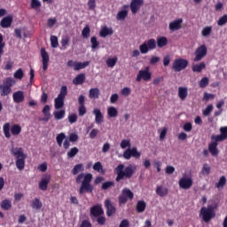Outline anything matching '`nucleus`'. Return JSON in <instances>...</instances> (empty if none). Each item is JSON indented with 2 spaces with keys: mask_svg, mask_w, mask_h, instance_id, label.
Instances as JSON below:
<instances>
[{
  "mask_svg": "<svg viewBox=\"0 0 227 227\" xmlns=\"http://www.w3.org/2000/svg\"><path fill=\"white\" fill-rule=\"evenodd\" d=\"M55 120H63L65 118V110H60L53 113Z\"/></svg>",
  "mask_w": 227,
  "mask_h": 227,
  "instance_id": "nucleus-51",
  "label": "nucleus"
},
{
  "mask_svg": "<svg viewBox=\"0 0 227 227\" xmlns=\"http://www.w3.org/2000/svg\"><path fill=\"white\" fill-rule=\"evenodd\" d=\"M199 84H200V88H207L208 84V78L207 77L202 78Z\"/></svg>",
  "mask_w": 227,
  "mask_h": 227,
  "instance_id": "nucleus-62",
  "label": "nucleus"
},
{
  "mask_svg": "<svg viewBox=\"0 0 227 227\" xmlns=\"http://www.w3.org/2000/svg\"><path fill=\"white\" fill-rule=\"evenodd\" d=\"M43 207V204L42 203V200L40 199L35 198L31 201V208L34 210H40Z\"/></svg>",
  "mask_w": 227,
  "mask_h": 227,
  "instance_id": "nucleus-28",
  "label": "nucleus"
},
{
  "mask_svg": "<svg viewBox=\"0 0 227 227\" xmlns=\"http://www.w3.org/2000/svg\"><path fill=\"white\" fill-rule=\"evenodd\" d=\"M91 180H93V175H91V173H81L76 176V184H82L79 189V194H84V192H93Z\"/></svg>",
  "mask_w": 227,
  "mask_h": 227,
  "instance_id": "nucleus-2",
  "label": "nucleus"
},
{
  "mask_svg": "<svg viewBox=\"0 0 227 227\" xmlns=\"http://www.w3.org/2000/svg\"><path fill=\"white\" fill-rule=\"evenodd\" d=\"M90 43H91V50L92 51H95V50L98 49V47L100 45V43H98L96 36L90 37Z\"/></svg>",
  "mask_w": 227,
  "mask_h": 227,
  "instance_id": "nucleus-44",
  "label": "nucleus"
},
{
  "mask_svg": "<svg viewBox=\"0 0 227 227\" xmlns=\"http://www.w3.org/2000/svg\"><path fill=\"white\" fill-rule=\"evenodd\" d=\"M107 114L109 118H116L118 116V109L114 106H110L107 108Z\"/></svg>",
  "mask_w": 227,
  "mask_h": 227,
  "instance_id": "nucleus-38",
  "label": "nucleus"
},
{
  "mask_svg": "<svg viewBox=\"0 0 227 227\" xmlns=\"http://www.w3.org/2000/svg\"><path fill=\"white\" fill-rule=\"evenodd\" d=\"M225 24H227V14H224L223 16L220 17L219 20H217L218 26H224Z\"/></svg>",
  "mask_w": 227,
  "mask_h": 227,
  "instance_id": "nucleus-58",
  "label": "nucleus"
},
{
  "mask_svg": "<svg viewBox=\"0 0 227 227\" xmlns=\"http://www.w3.org/2000/svg\"><path fill=\"white\" fill-rule=\"evenodd\" d=\"M105 207L106 208L107 217H111L114 215V214H116V207H114V204H113V201H111V200L106 199L105 200Z\"/></svg>",
  "mask_w": 227,
  "mask_h": 227,
  "instance_id": "nucleus-14",
  "label": "nucleus"
},
{
  "mask_svg": "<svg viewBox=\"0 0 227 227\" xmlns=\"http://www.w3.org/2000/svg\"><path fill=\"white\" fill-rule=\"evenodd\" d=\"M77 153H79V148L73 147L68 151L67 157H69V159H74Z\"/></svg>",
  "mask_w": 227,
  "mask_h": 227,
  "instance_id": "nucleus-49",
  "label": "nucleus"
},
{
  "mask_svg": "<svg viewBox=\"0 0 227 227\" xmlns=\"http://www.w3.org/2000/svg\"><path fill=\"white\" fill-rule=\"evenodd\" d=\"M182 22H184V20L182 19H177V20H175L174 21H171L168 25L170 31H178V29H181Z\"/></svg>",
  "mask_w": 227,
  "mask_h": 227,
  "instance_id": "nucleus-19",
  "label": "nucleus"
},
{
  "mask_svg": "<svg viewBox=\"0 0 227 227\" xmlns=\"http://www.w3.org/2000/svg\"><path fill=\"white\" fill-rule=\"evenodd\" d=\"M156 43L160 49H162V47H166V45H168V38L166 36L158 37Z\"/></svg>",
  "mask_w": 227,
  "mask_h": 227,
  "instance_id": "nucleus-30",
  "label": "nucleus"
},
{
  "mask_svg": "<svg viewBox=\"0 0 227 227\" xmlns=\"http://www.w3.org/2000/svg\"><path fill=\"white\" fill-rule=\"evenodd\" d=\"M24 77V71L22 68H19L15 73H14V79H22Z\"/></svg>",
  "mask_w": 227,
  "mask_h": 227,
  "instance_id": "nucleus-56",
  "label": "nucleus"
},
{
  "mask_svg": "<svg viewBox=\"0 0 227 227\" xmlns=\"http://www.w3.org/2000/svg\"><path fill=\"white\" fill-rule=\"evenodd\" d=\"M169 190L167 187L162 185H158L156 188V194L160 198H164V196H168Z\"/></svg>",
  "mask_w": 227,
  "mask_h": 227,
  "instance_id": "nucleus-24",
  "label": "nucleus"
},
{
  "mask_svg": "<svg viewBox=\"0 0 227 227\" xmlns=\"http://www.w3.org/2000/svg\"><path fill=\"white\" fill-rule=\"evenodd\" d=\"M42 113L44 117L41 119V121H49L51 120V106H49V105L44 106Z\"/></svg>",
  "mask_w": 227,
  "mask_h": 227,
  "instance_id": "nucleus-23",
  "label": "nucleus"
},
{
  "mask_svg": "<svg viewBox=\"0 0 227 227\" xmlns=\"http://www.w3.org/2000/svg\"><path fill=\"white\" fill-rule=\"evenodd\" d=\"M136 165H129L125 167L123 164H119L114 170L116 176L115 181L120 182L121 180H130L134 174L136 173Z\"/></svg>",
  "mask_w": 227,
  "mask_h": 227,
  "instance_id": "nucleus-1",
  "label": "nucleus"
},
{
  "mask_svg": "<svg viewBox=\"0 0 227 227\" xmlns=\"http://www.w3.org/2000/svg\"><path fill=\"white\" fill-rule=\"evenodd\" d=\"M4 136H5L6 139H10L12 137V133H10V122H5L3 126Z\"/></svg>",
  "mask_w": 227,
  "mask_h": 227,
  "instance_id": "nucleus-33",
  "label": "nucleus"
},
{
  "mask_svg": "<svg viewBox=\"0 0 227 227\" xmlns=\"http://www.w3.org/2000/svg\"><path fill=\"white\" fill-rule=\"evenodd\" d=\"M30 7L32 10L40 12V8H42V2H40V0H31Z\"/></svg>",
  "mask_w": 227,
  "mask_h": 227,
  "instance_id": "nucleus-35",
  "label": "nucleus"
},
{
  "mask_svg": "<svg viewBox=\"0 0 227 227\" xmlns=\"http://www.w3.org/2000/svg\"><path fill=\"white\" fill-rule=\"evenodd\" d=\"M210 167L207 163L204 164L201 169L202 175H210Z\"/></svg>",
  "mask_w": 227,
  "mask_h": 227,
  "instance_id": "nucleus-59",
  "label": "nucleus"
},
{
  "mask_svg": "<svg viewBox=\"0 0 227 227\" xmlns=\"http://www.w3.org/2000/svg\"><path fill=\"white\" fill-rule=\"evenodd\" d=\"M205 68H207L205 62H200V64H195L192 67V72H196L197 74L203 72Z\"/></svg>",
  "mask_w": 227,
  "mask_h": 227,
  "instance_id": "nucleus-26",
  "label": "nucleus"
},
{
  "mask_svg": "<svg viewBox=\"0 0 227 227\" xmlns=\"http://www.w3.org/2000/svg\"><path fill=\"white\" fill-rule=\"evenodd\" d=\"M90 33H91V29L90 28V26H88V25L85 26L82 31V38H90Z\"/></svg>",
  "mask_w": 227,
  "mask_h": 227,
  "instance_id": "nucleus-48",
  "label": "nucleus"
},
{
  "mask_svg": "<svg viewBox=\"0 0 227 227\" xmlns=\"http://www.w3.org/2000/svg\"><path fill=\"white\" fill-rule=\"evenodd\" d=\"M65 139H67V135H65V133H63V132L59 133L56 137L57 145L59 146H63V141H65Z\"/></svg>",
  "mask_w": 227,
  "mask_h": 227,
  "instance_id": "nucleus-41",
  "label": "nucleus"
},
{
  "mask_svg": "<svg viewBox=\"0 0 227 227\" xmlns=\"http://www.w3.org/2000/svg\"><path fill=\"white\" fill-rule=\"evenodd\" d=\"M157 49V41L155 39H149L145 41L140 46L139 51L141 54H148L149 51H155Z\"/></svg>",
  "mask_w": 227,
  "mask_h": 227,
  "instance_id": "nucleus-5",
  "label": "nucleus"
},
{
  "mask_svg": "<svg viewBox=\"0 0 227 227\" xmlns=\"http://www.w3.org/2000/svg\"><path fill=\"white\" fill-rule=\"evenodd\" d=\"M184 132H191L192 130V123L185 122L183 126Z\"/></svg>",
  "mask_w": 227,
  "mask_h": 227,
  "instance_id": "nucleus-61",
  "label": "nucleus"
},
{
  "mask_svg": "<svg viewBox=\"0 0 227 227\" xmlns=\"http://www.w3.org/2000/svg\"><path fill=\"white\" fill-rule=\"evenodd\" d=\"M90 66V61H85V62H75L74 65V70H82V68H86V67Z\"/></svg>",
  "mask_w": 227,
  "mask_h": 227,
  "instance_id": "nucleus-40",
  "label": "nucleus"
},
{
  "mask_svg": "<svg viewBox=\"0 0 227 227\" xmlns=\"http://www.w3.org/2000/svg\"><path fill=\"white\" fill-rule=\"evenodd\" d=\"M65 106V98L59 96L55 98V109H61Z\"/></svg>",
  "mask_w": 227,
  "mask_h": 227,
  "instance_id": "nucleus-39",
  "label": "nucleus"
},
{
  "mask_svg": "<svg viewBox=\"0 0 227 227\" xmlns=\"http://www.w3.org/2000/svg\"><path fill=\"white\" fill-rule=\"evenodd\" d=\"M207 52H208V50L207 49V45L202 44L199 46L195 51V58L193 59V61L198 62L201 61L203 58L207 56Z\"/></svg>",
  "mask_w": 227,
  "mask_h": 227,
  "instance_id": "nucleus-10",
  "label": "nucleus"
},
{
  "mask_svg": "<svg viewBox=\"0 0 227 227\" xmlns=\"http://www.w3.org/2000/svg\"><path fill=\"white\" fill-rule=\"evenodd\" d=\"M152 79V73H150V67H146L144 70H140L137 75V82L141 81L148 82Z\"/></svg>",
  "mask_w": 227,
  "mask_h": 227,
  "instance_id": "nucleus-9",
  "label": "nucleus"
},
{
  "mask_svg": "<svg viewBox=\"0 0 227 227\" xmlns=\"http://www.w3.org/2000/svg\"><path fill=\"white\" fill-rule=\"evenodd\" d=\"M12 98L15 104H20L24 102V98H26V96H24V91L18 90L12 94Z\"/></svg>",
  "mask_w": 227,
  "mask_h": 227,
  "instance_id": "nucleus-20",
  "label": "nucleus"
},
{
  "mask_svg": "<svg viewBox=\"0 0 227 227\" xmlns=\"http://www.w3.org/2000/svg\"><path fill=\"white\" fill-rule=\"evenodd\" d=\"M211 33H212L211 26L205 27L201 31L202 36H205V37L210 36Z\"/></svg>",
  "mask_w": 227,
  "mask_h": 227,
  "instance_id": "nucleus-52",
  "label": "nucleus"
},
{
  "mask_svg": "<svg viewBox=\"0 0 227 227\" xmlns=\"http://www.w3.org/2000/svg\"><path fill=\"white\" fill-rule=\"evenodd\" d=\"M129 200H134V193L130 189L124 188L121 195L119 196V203L120 205H125Z\"/></svg>",
  "mask_w": 227,
  "mask_h": 227,
  "instance_id": "nucleus-8",
  "label": "nucleus"
},
{
  "mask_svg": "<svg viewBox=\"0 0 227 227\" xmlns=\"http://www.w3.org/2000/svg\"><path fill=\"white\" fill-rule=\"evenodd\" d=\"M6 43L4 41L3 34H0V58L3 56V53L4 52V47Z\"/></svg>",
  "mask_w": 227,
  "mask_h": 227,
  "instance_id": "nucleus-54",
  "label": "nucleus"
},
{
  "mask_svg": "<svg viewBox=\"0 0 227 227\" xmlns=\"http://www.w3.org/2000/svg\"><path fill=\"white\" fill-rule=\"evenodd\" d=\"M179 187L180 189H184V191H187L188 189H191L192 187V177H185L183 176L181 179H179Z\"/></svg>",
  "mask_w": 227,
  "mask_h": 227,
  "instance_id": "nucleus-11",
  "label": "nucleus"
},
{
  "mask_svg": "<svg viewBox=\"0 0 227 227\" xmlns=\"http://www.w3.org/2000/svg\"><path fill=\"white\" fill-rule=\"evenodd\" d=\"M89 98L91 100H97L100 98V89L99 88H91L89 90Z\"/></svg>",
  "mask_w": 227,
  "mask_h": 227,
  "instance_id": "nucleus-22",
  "label": "nucleus"
},
{
  "mask_svg": "<svg viewBox=\"0 0 227 227\" xmlns=\"http://www.w3.org/2000/svg\"><path fill=\"white\" fill-rule=\"evenodd\" d=\"M145 3L144 0H131L129 8L131 10V13L136 15L141 10V5Z\"/></svg>",
  "mask_w": 227,
  "mask_h": 227,
  "instance_id": "nucleus-16",
  "label": "nucleus"
},
{
  "mask_svg": "<svg viewBox=\"0 0 227 227\" xmlns=\"http://www.w3.org/2000/svg\"><path fill=\"white\" fill-rule=\"evenodd\" d=\"M111 187H114V183L113 181H106L102 184L101 189L102 191H107V189H111Z\"/></svg>",
  "mask_w": 227,
  "mask_h": 227,
  "instance_id": "nucleus-50",
  "label": "nucleus"
},
{
  "mask_svg": "<svg viewBox=\"0 0 227 227\" xmlns=\"http://www.w3.org/2000/svg\"><path fill=\"white\" fill-rule=\"evenodd\" d=\"M12 155L16 157V167L20 171H22L26 168V158L27 155L24 153V149L21 147H12Z\"/></svg>",
  "mask_w": 227,
  "mask_h": 227,
  "instance_id": "nucleus-3",
  "label": "nucleus"
},
{
  "mask_svg": "<svg viewBox=\"0 0 227 227\" xmlns=\"http://www.w3.org/2000/svg\"><path fill=\"white\" fill-rule=\"evenodd\" d=\"M130 146V140L128 139H123L121 142V148H122V150H125V148H129Z\"/></svg>",
  "mask_w": 227,
  "mask_h": 227,
  "instance_id": "nucleus-60",
  "label": "nucleus"
},
{
  "mask_svg": "<svg viewBox=\"0 0 227 227\" xmlns=\"http://www.w3.org/2000/svg\"><path fill=\"white\" fill-rule=\"evenodd\" d=\"M118 62V58L114 57V58H109L106 59V65L109 68H113Z\"/></svg>",
  "mask_w": 227,
  "mask_h": 227,
  "instance_id": "nucleus-47",
  "label": "nucleus"
},
{
  "mask_svg": "<svg viewBox=\"0 0 227 227\" xmlns=\"http://www.w3.org/2000/svg\"><path fill=\"white\" fill-rule=\"evenodd\" d=\"M41 58L43 62V72H47V69L49 68V53H47V51H45V48L41 49Z\"/></svg>",
  "mask_w": 227,
  "mask_h": 227,
  "instance_id": "nucleus-17",
  "label": "nucleus"
},
{
  "mask_svg": "<svg viewBox=\"0 0 227 227\" xmlns=\"http://www.w3.org/2000/svg\"><path fill=\"white\" fill-rule=\"evenodd\" d=\"M12 22H13V19L10 16H7L1 20L0 26L1 27H10V26H12Z\"/></svg>",
  "mask_w": 227,
  "mask_h": 227,
  "instance_id": "nucleus-29",
  "label": "nucleus"
},
{
  "mask_svg": "<svg viewBox=\"0 0 227 227\" xmlns=\"http://www.w3.org/2000/svg\"><path fill=\"white\" fill-rule=\"evenodd\" d=\"M100 215H104V208H102V205L97 204L90 207V217H99Z\"/></svg>",
  "mask_w": 227,
  "mask_h": 227,
  "instance_id": "nucleus-13",
  "label": "nucleus"
},
{
  "mask_svg": "<svg viewBox=\"0 0 227 227\" xmlns=\"http://www.w3.org/2000/svg\"><path fill=\"white\" fill-rule=\"evenodd\" d=\"M92 113L95 115V122L98 125H100V123H104V114H102L100 109L95 108Z\"/></svg>",
  "mask_w": 227,
  "mask_h": 227,
  "instance_id": "nucleus-21",
  "label": "nucleus"
},
{
  "mask_svg": "<svg viewBox=\"0 0 227 227\" xmlns=\"http://www.w3.org/2000/svg\"><path fill=\"white\" fill-rule=\"evenodd\" d=\"M226 185V176H222L218 181V183L215 184L216 189H223Z\"/></svg>",
  "mask_w": 227,
  "mask_h": 227,
  "instance_id": "nucleus-46",
  "label": "nucleus"
},
{
  "mask_svg": "<svg viewBox=\"0 0 227 227\" xmlns=\"http://www.w3.org/2000/svg\"><path fill=\"white\" fill-rule=\"evenodd\" d=\"M212 141H226L227 139V126L220 128V134L219 135H213L211 136Z\"/></svg>",
  "mask_w": 227,
  "mask_h": 227,
  "instance_id": "nucleus-12",
  "label": "nucleus"
},
{
  "mask_svg": "<svg viewBox=\"0 0 227 227\" xmlns=\"http://www.w3.org/2000/svg\"><path fill=\"white\" fill-rule=\"evenodd\" d=\"M108 35H113V29L108 28L107 27H103L99 32L101 38H106Z\"/></svg>",
  "mask_w": 227,
  "mask_h": 227,
  "instance_id": "nucleus-37",
  "label": "nucleus"
},
{
  "mask_svg": "<svg viewBox=\"0 0 227 227\" xmlns=\"http://www.w3.org/2000/svg\"><path fill=\"white\" fill-rule=\"evenodd\" d=\"M127 15H129V12L127 10L120 11L117 13L116 19L117 20H125V19H127Z\"/></svg>",
  "mask_w": 227,
  "mask_h": 227,
  "instance_id": "nucleus-43",
  "label": "nucleus"
},
{
  "mask_svg": "<svg viewBox=\"0 0 227 227\" xmlns=\"http://www.w3.org/2000/svg\"><path fill=\"white\" fill-rule=\"evenodd\" d=\"M67 95H68V88L67 87V85H63L60 88V92L59 94L58 97H59L60 98H66Z\"/></svg>",
  "mask_w": 227,
  "mask_h": 227,
  "instance_id": "nucleus-45",
  "label": "nucleus"
},
{
  "mask_svg": "<svg viewBox=\"0 0 227 227\" xmlns=\"http://www.w3.org/2000/svg\"><path fill=\"white\" fill-rule=\"evenodd\" d=\"M79 227H91V222L90 220H83Z\"/></svg>",
  "mask_w": 227,
  "mask_h": 227,
  "instance_id": "nucleus-64",
  "label": "nucleus"
},
{
  "mask_svg": "<svg viewBox=\"0 0 227 227\" xmlns=\"http://www.w3.org/2000/svg\"><path fill=\"white\" fill-rule=\"evenodd\" d=\"M0 205L3 210H10L12 208V201L8 199L4 200Z\"/></svg>",
  "mask_w": 227,
  "mask_h": 227,
  "instance_id": "nucleus-42",
  "label": "nucleus"
},
{
  "mask_svg": "<svg viewBox=\"0 0 227 227\" xmlns=\"http://www.w3.org/2000/svg\"><path fill=\"white\" fill-rule=\"evenodd\" d=\"M213 109H214V106L208 105V106L206 107V109L203 110L202 114H203L204 116H209L210 114L212 113V110H213Z\"/></svg>",
  "mask_w": 227,
  "mask_h": 227,
  "instance_id": "nucleus-57",
  "label": "nucleus"
},
{
  "mask_svg": "<svg viewBox=\"0 0 227 227\" xmlns=\"http://www.w3.org/2000/svg\"><path fill=\"white\" fill-rule=\"evenodd\" d=\"M84 81H86V74L82 73L73 79V83L75 86H79L81 84H84Z\"/></svg>",
  "mask_w": 227,
  "mask_h": 227,
  "instance_id": "nucleus-25",
  "label": "nucleus"
},
{
  "mask_svg": "<svg viewBox=\"0 0 227 227\" xmlns=\"http://www.w3.org/2000/svg\"><path fill=\"white\" fill-rule=\"evenodd\" d=\"M84 171V165L82 163L76 164L74 168L72 169L73 175H79V173H82Z\"/></svg>",
  "mask_w": 227,
  "mask_h": 227,
  "instance_id": "nucleus-36",
  "label": "nucleus"
},
{
  "mask_svg": "<svg viewBox=\"0 0 227 227\" xmlns=\"http://www.w3.org/2000/svg\"><path fill=\"white\" fill-rule=\"evenodd\" d=\"M189 95V92L187 90V87H179L178 88V97L180 100H185L187 98V96Z\"/></svg>",
  "mask_w": 227,
  "mask_h": 227,
  "instance_id": "nucleus-27",
  "label": "nucleus"
},
{
  "mask_svg": "<svg viewBox=\"0 0 227 227\" xmlns=\"http://www.w3.org/2000/svg\"><path fill=\"white\" fill-rule=\"evenodd\" d=\"M189 67V61L185 59H176L172 64V69L174 72H182Z\"/></svg>",
  "mask_w": 227,
  "mask_h": 227,
  "instance_id": "nucleus-7",
  "label": "nucleus"
},
{
  "mask_svg": "<svg viewBox=\"0 0 227 227\" xmlns=\"http://www.w3.org/2000/svg\"><path fill=\"white\" fill-rule=\"evenodd\" d=\"M200 214L204 223H210V221L215 217V211H214V207L212 206L201 207Z\"/></svg>",
  "mask_w": 227,
  "mask_h": 227,
  "instance_id": "nucleus-6",
  "label": "nucleus"
},
{
  "mask_svg": "<svg viewBox=\"0 0 227 227\" xmlns=\"http://www.w3.org/2000/svg\"><path fill=\"white\" fill-rule=\"evenodd\" d=\"M93 169L101 175H106V170L104 169V166H102L100 161H98L93 165Z\"/></svg>",
  "mask_w": 227,
  "mask_h": 227,
  "instance_id": "nucleus-32",
  "label": "nucleus"
},
{
  "mask_svg": "<svg viewBox=\"0 0 227 227\" xmlns=\"http://www.w3.org/2000/svg\"><path fill=\"white\" fill-rule=\"evenodd\" d=\"M95 1L96 0H89L88 1L87 6L90 12H93L95 10V8H97V3Z\"/></svg>",
  "mask_w": 227,
  "mask_h": 227,
  "instance_id": "nucleus-55",
  "label": "nucleus"
},
{
  "mask_svg": "<svg viewBox=\"0 0 227 227\" xmlns=\"http://www.w3.org/2000/svg\"><path fill=\"white\" fill-rule=\"evenodd\" d=\"M49 184H51V175L49 174L43 175L41 181L39 182L40 191H46L47 187H49Z\"/></svg>",
  "mask_w": 227,
  "mask_h": 227,
  "instance_id": "nucleus-15",
  "label": "nucleus"
},
{
  "mask_svg": "<svg viewBox=\"0 0 227 227\" xmlns=\"http://www.w3.org/2000/svg\"><path fill=\"white\" fill-rule=\"evenodd\" d=\"M86 114V106L85 105L79 106L78 107V114L79 116H84Z\"/></svg>",
  "mask_w": 227,
  "mask_h": 227,
  "instance_id": "nucleus-63",
  "label": "nucleus"
},
{
  "mask_svg": "<svg viewBox=\"0 0 227 227\" xmlns=\"http://www.w3.org/2000/svg\"><path fill=\"white\" fill-rule=\"evenodd\" d=\"M50 40H51L52 49H57V47L59 46V43L58 42V36L51 35Z\"/></svg>",
  "mask_w": 227,
  "mask_h": 227,
  "instance_id": "nucleus-53",
  "label": "nucleus"
},
{
  "mask_svg": "<svg viewBox=\"0 0 227 227\" xmlns=\"http://www.w3.org/2000/svg\"><path fill=\"white\" fill-rule=\"evenodd\" d=\"M218 143H221V141L213 140L208 145V152L211 153L213 157H217L219 155V149H217Z\"/></svg>",
  "mask_w": 227,
  "mask_h": 227,
  "instance_id": "nucleus-18",
  "label": "nucleus"
},
{
  "mask_svg": "<svg viewBox=\"0 0 227 227\" xmlns=\"http://www.w3.org/2000/svg\"><path fill=\"white\" fill-rule=\"evenodd\" d=\"M12 86H13V78L7 77L4 80V83L0 85L1 97H8L12 93Z\"/></svg>",
  "mask_w": 227,
  "mask_h": 227,
  "instance_id": "nucleus-4",
  "label": "nucleus"
},
{
  "mask_svg": "<svg viewBox=\"0 0 227 227\" xmlns=\"http://www.w3.org/2000/svg\"><path fill=\"white\" fill-rule=\"evenodd\" d=\"M145 210H146V202H145L144 200H139L137 203V212H138V214H141L145 212Z\"/></svg>",
  "mask_w": 227,
  "mask_h": 227,
  "instance_id": "nucleus-34",
  "label": "nucleus"
},
{
  "mask_svg": "<svg viewBox=\"0 0 227 227\" xmlns=\"http://www.w3.org/2000/svg\"><path fill=\"white\" fill-rule=\"evenodd\" d=\"M20 132H22V127H20V125L13 124L11 127V134L12 136H19V134H20Z\"/></svg>",
  "mask_w": 227,
  "mask_h": 227,
  "instance_id": "nucleus-31",
  "label": "nucleus"
}]
</instances>
